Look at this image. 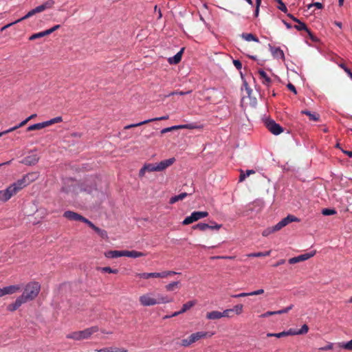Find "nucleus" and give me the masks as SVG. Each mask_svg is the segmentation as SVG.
Here are the masks:
<instances>
[{
  "label": "nucleus",
  "mask_w": 352,
  "mask_h": 352,
  "mask_svg": "<svg viewBox=\"0 0 352 352\" xmlns=\"http://www.w3.org/2000/svg\"><path fill=\"white\" fill-rule=\"evenodd\" d=\"M63 217L71 221H82L87 224L89 219L82 217V215L70 210L65 211L63 214Z\"/></svg>",
  "instance_id": "nucleus-10"
},
{
  "label": "nucleus",
  "mask_w": 352,
  "mask_h": 352,
  "mask_svg": "<svg viewBox=\"0 0 352 352\" xmlns=\"http://www.w3.org/2000/svg\"><path fill=\"white\" fill-rule=\"evenodd\" d=\"M179 283H180L179 281L172 282V283L166 285L165 286V289L168 292H173V291L175 290L176 289L179 288Z\"/></svg>",
  "instance_id": "nucleus-33"
},
{
  "label": "nucleus",
  "mask_w": 352,
  "mask_h": 352,
  "mask_svg": "<svg viewBox=\"0 0 352 352\" xmlns=\"http://www.w3.org/2000/svg\"><path fill=\"white\" fill-rule=\"evenodd\" d=\"M199 128L198 126H197L195 124H182V129H194Z\"/></svg>",
  "instance_id": "nucleus-51"
},
{
  "label": "nucleus",
  "mask_w": 352,
  "mask_h": 352,
  "mask_svg": "<svg viewBox=\"0 0 352 352\" xmlns=\"http://www.w3.org/2000/svg\"><path fill=\"white\" fill-rule=\"evenodd\" d=\"M60 25H56L54 27H52V28L46 30L48 35H50V34L53 33L54 31L58 30L60 28Z\"/></svg>",
  "instance_id": "nucleus-54"
},
{
  "label": "nucleus",
  "mask_w": 352,
  "mask_h": 352,
  "mask_svg": "<svg viewBox=\"0 0 352 352\" xmlns=\"http://www.w3.org/2000/svg\"><path fill=\"white\" fill-rule=\"evenodd\" d=\"M212 335H213L212 333H209V332H206V331H198V332L192 333L188 338L183 339L181 341L180 345L182 346H184V347H187L202 338H205L207 337H211Z\"/></svg>",
  "instance_id": "nucleus-6"
},
{
  "label": "nucleus",
  "mask_w": 352,
  "mask_h": 352,
  "mask_svg": "<svg viewBox=\"0 0 352 352\" xmlns=\"http://www.w3.org/2000/svg\"><path fill=\"white\" fill-rule=\"evenodd\" d=\"M196 300H190L187 302L186 303L184 304L182 306V308L181 309V312L185 313L188 310H189L190 308L194 307L196 305Z\"/></svg>",
  "instance_id": "nucleus-32"
},
{
  "label": "nucleus",
  "mask_w": 352,
  "mask_h": 352,
  "mask_svg": "<svg viewBox=\"0 0 352 352\" xmlns=\"http://www.w3.org/2000/svg\"><path fill=\"white\" fill-rule=\"evenodd\" d=\"M192 91H173L169 94L168 96H173V95H180V96H184L186 94L191 93Z\"/></svg>",
  "instance_id": "nucleus-48"
},
{
  "label": "nucleus",
  "mask_w": 352,
  "mask_h": 352,
  "mask_svg": "<svg viewBox=\"0 0 352 352\" xmlns=\"http://www.w3.org/2000/svg\"><path fill=\"white\" fill-rule=\"evenodd\" d=\"M188 196V193L186 192H182L177 195V198L179 201L183 200L184 198H186Z\"/></svg>",
  "instance_id": "nucleus-63"
},
{
  "label": "nucleus",
  "mask_w": 352,
  "mask_h": 352,
  "mask_svg": "<svg viewBox=\"0 0 352 352\" xmlns=\"http://www.w3.org/2000/svg\"><path fill=\"white\" fill-rule=\"evenodd\" d=\"M28 122V120L25 119L23 121H22L21 122H20L18 125L14 126L10 128V131H11V132H12V131L18 129L19 128H21V127L25 126Z\"/></svg>",
  "instance_id": "nucleus-45"
},
{
  "label": "nucleus",
  "mask_w": 352,
  "mask_h": 352,
  "mask_svg": "<svg viewBox=\"0 0 352 352\" xmlns=\"http://www.w3.org/2000/svg\"><path fill=\"white\" fill-rule=\"evenodd\" d=\"M40 290L41 285L38 282H30L25 285L23 294L19 297L25 303L35 299Z\"/></svg>",
  "instance_id": "nucleus-2"
},
{
  "label": "nucleus",
  "mask_w": 352,
  "mask_h": 352,
  "mask_svg": "<svg viewBox=\"0 0 352 352\" xmlns=\"http://www.w3.org/2000/svg\"><path fill=\"white\" fill-rule=\"evenodd\" d=\"M221 225H220V224H217V223H214V225H211V226H210L209 229H212V230H219V229H220V228H221Z\"/></svg>",
  "instance_id": "nucleus-62"
},
{
  "label": "nucleus",
  "mask_w": 352,
  "mask_h": 352,
  "mask_svg": "<svg viewBox=\"0 0 352 352\" xmlns=\"http://www.w3.org/2000/svg\"><path fill=\"white\" fill-rule=\"evenodd\" d=\"M208 216V212L206 211H195L191 213L190 216H188L184 219L182 224L184 226L189 225Z\"/></svg>",
  "instance_id": "nucleus-8"
},
{
  "label": "nucleus",
  "mask_w": 352,
  "mask_h": 352,
  "mask_svg": "<svg viewBox=\"0 0 352 352\" xmlns=\"http://www.w3.org/2000/svg\"><path fill=\"white\" fill-rule=\"evenodd\" d=\"M293 307H294V305H291L289 307H285V309H280L278 311H276L275 315L286 314V313L289 312L291 309H292Z\"/></svg>",
  "instance_id": "nucleus-44"
},
{
  "label": "nucleus",
  "mask_w": 352,
  "mask_h": 352,
  "mask_svg": "<svg viewBox=\"0 0 352 352\" xmlns=\"http://www.w3.org/2000/svg\"><path fill=\"white\" fill-rule=\"evenodd\" d=\"M294 28L299 31H301V30L306 31L308 33V34L311 37H312V34H311V31L308 29L307 25L305 23H302L300 21H299V22H298V24L294 25Z\"/></svg>",
  "instance_id": "nucleus-27"
},
{
  "label": "nucleus",
  "mask_w": 352,
  "mask_h": 352,
  "mask_svg": "<svg viewBox=\"0 0 352 352\" xmlns=\"http://www.w3.org/2000/svg\"><path fill=\"white\" fill-rule=\"evenodd\" d=\"M292 333H293L292 332V329H290L289 330H288L287 331H282V332L277 333H267V337H276L278 338H280L285 337L287 336H292Z\"/></svg>",
  "instance_id": "nucleus-26"
},
{
  "label": "nucleus",
  "mask_w": 352,
  "mask_h": 352,
  "mask_svg": "<svg viewBox=\"0 0 352 352\" xmlns=\"http://www.w3.org/2000/svg\"><path fill=\"white\" fill-rule=\"evenodd\" d=\"M338 346L347 350H352V340L344 344L339 343Z\"/></svg>",
  "instance_id": "nucleus-42"
},
{
  "label": "nucleus",
  "mask_w": 352,
  "mask_h": 352,
  "mask_svg": "<svg viewBox=\"0 0 352 352\" xmlns=\"http://www.w3.org/2000/svg\"><path fill=\"white\" fill-rule=\"evenodd\" d=\"M264 293V290L263 289H258L256 291L250 292V296H256V295H260Z\"/></svg>",
  "instance_id": "nucleus-57"
},
{
  "label": "nucleus",
  "mask_w": 352,
  "mask_h": 352,
  "mask_svg": "<svg viewBox=\"0 0 352 352\" xmlns=\"http://www.w3.org/2000/svg\"><path fill=\"white\" fill-rule=\"evenodd\" d=\"M261 4V0H256V9H255V12H254L255 16H257L258 15L259 7H260Z\"/></svg>",
  "instance_id": "nucleus-53"
},
{
  "label": "nucleus",
  "mask_w": 352,
  "mask_h": 352,
  "mask_svg": "<svg viewBox=\"0 0 352 352\" xmlns=\"http://www.w3.org/2000/svg\"><path fill=\"white\" fill-rule=\"evenodd\" d=\"M274 315H275V311H267V312L261 314L260 316V317H261V318H266V317H269L270 316H274Z\"/></svg>",
  "instance_id": "nucleus-59"
},
{
  "label": "nucleus",
  "mask_w": 352,
  "mask_h": 352,
  "mask_svg": "<svg viewBox=\"0 0 352 352\" xmlns=\"http://www.w3.org/2000/svg\"><path fill=\"white\" fill-rule=\"evenodd\" d=\"M146 254L142 252H138L135 250H123V256H127L131 258H138L141 256H145Z\"/></svg>",
  "instance_id": "nucleus-18"
},
{
  "label": "nucleus",
  "mask_w": 352,
  "mask_h": 352,
  "mask_svg": "<svg viewBox=\"0 0 352 352\" xmlns=\"http://www.w3.org/2000/svg\"><path fill=\"white\" fill-rule=\"evenodd\" d=\"M241 36L246 41H254L259 43L258 38L252 33H243Z\"/></svg>",
  "instance_id": "nucleus-25"
},
{
  "label": "nucleus",
  "mask_w": 352,
  "mask_h": 352,
  "mask_svg": "<svg viewBox=\"0 0 352 352\" xmlns=\"http://www.w3.org/2000/svg\"><path fill=\"white\" fill-rule=\"evenodd\" d=\"M255 171L254 170H247L246 173H244L243 170H241V174L239 176V182H241L245 180L246 177L250 176L252 174H254Z\"/></svg>",
  "instance_id": "nucleus-35"
},
{
  "label": "nucleus",
  "mask_w": 352,
  "mask_h": 352,
  "mask_svg": "<svg viewBox=\"0 0 352 352\" xmlns=\"http://www.w3.org/2000/svg\"><path fill=\"white\" fill-rule=\"evenodd\" d=\"M267 129L274 135H279L283 131V129L280 124L275 122L273 120H267L265 121Z\"/></svg>",
  "instance_id": "nucleus-9"
},
{
  "label": "nucleus",
  "mask_w": 352,
  "mask_h": 352,
  "mask_svg": "<svg viewBox=\"0 0 352 352\" xmlns=\"http://www.w3.org/2000/svg\"><path fill=\"white\" fill-rule=\"evenodd\" d=\"M272 232H274V230H273L272 228H267V229L265 230L263 232L262 234L264 236H268L269 234H270Z\"/></svg>",
  "instance_id": "nucleus-58"
},
{
  "label": "nucleus",
  "mask_w": 352,
  "mask_h": 352,
  "mask_svg": "<svg viewBox=\"0 0 352 352\" xmlns=\"http://www.w3.org/2000/svg\"><path fill=\"white\" fill-rule=\"evenodd\" d=\"M63 121V118L60 116L56 117L54 118H52L50 120L45 121V124L47 126H49L50 125H52L56 123H59Z\"/></svg>",
  "instance_id": "nucleus-38"
},
{
  "label": "nucleus",
  "mask_w": 352,
  "mask_h": 352,
  "mask_svg": "<svg viewBox=\"0 0 352 352\" xmlns=\"http://www.w3.org/2000/svg\"><path fill=\"white\" fill-rule=\"evenodd\" d=\"M334 349V344L329 342L327 345L322 346L319 348V350L320 351H328V350H332Z\"/></svg>",
  "instance_id": "nucleus-46"
},
{
  "label": "nucleus",
  "mask_w": 352,
  "mask_h": 352,
  "mask_svg": "<svg viewBox=\"0 0 352 352\" xmlns=\"http://www.w3.org/2000/svg\"><path fill=\"white\" fill-rule=\"evenodd\" d=\"M313 6L316 7L318 9H322L323 8V5L321 3L316 2L314 3H311V4L308 5L307 8L309 10Z\"/></svg>",
  "instance_id": "nucleus-52"
},
{
  "label": "nucleus",
  "mask_w": 352,
  "mask_h": 352,
  "mask_svg": "<svg viewBox=\"0 0 352 352\" xmlns=\"http://www.w3.org/2000/svg\"><path fill=\"white\" fill-rule=\"evenodd\" d=\"M316 254V252H311L303 254H300L298 256L293 257L289 259V263L290 264H295L299 262H302L304 261H306L311 257H313Z\"/></svg>",
  "instance_id": "nucleus-12"
},
{
  "label": "nucleus",
  "mask_w": 352,
  "mask_h": 352,
  "mask_svg": "<svg viewBox=\"0 0 352 352\" xmlns=\"http://www.w3.org/2000/svg\"><path fill=\"white\" fill-rule=\"evenodd\" d=\"M210 225L204 223H199L197 225L192 226V229L194 230H199L201 231H205L207 229H209Z\"/></svg>",
  "instance_id": "nucleus-36"
},
{
  "label": "nucleus",
  "mask_w": 352,
  "mask_h": 352,
  "mask_svg": "<svg viewBox=\"0 0 352 352\" xmlns=\"http://www.w3.org/2000/svg\"><path fill=\"white\" fill-rule=\"evenodd\" d=\"M104 352H128L127 349L120 347H106Z\"/></svg>",
  "instance_id": "nucleus-37"
},
{
  "label": "nucleus",
  "mask_w": 352,
  "mask_h": 352,
  "mask_svg": "<svg viewBox=\"0 0 352 352\" xmlns=\"http://www.w3.org/2000/svg\"><path fill=\"white\" fill-rule=\"evenodd\" d=\"M177 274V273L174 271H164L162 272L140 273L137 274L136 276L144 279H148L150 278H164Z\"/></svg>",
  "instance_id": "nucleus-7"
},
{
  "label": "nucleus",
  "mask_w": 352,
  "mask_h": 352,
  "mask_svg": "<svg viewBox=\"0 0 352 352\" xmlns=\"http://www.w3.org/2000/svg\"><path fill=\"white\" fill-rule=\"evenodd\" d=\"M20 289H21V287L19 285H10V286L5 287L2 289H3V296H5L6 294H14L16 292L19 291Z\"/></svg>",
  "instance_id": "nucleus-20"
},
{
  "label": "nucleus",
  "mask_w": 352,
  "mask_h": 352,
  "mask_svg": "<svg viewBox=\"0 0 352 352\" xmlns=\"http://www.w3.org/2000/svg\"><path fill=\"white\" fill-rule=\"evenodd\" d=\"M337 213L335 209L324 208L322 210V214L324 216L333 215Z\"/></svg>",
  "instance_id": "nucleus-40"
},
{
  "label": "nucleus",
  "mask_w": 352,
  "mask_h": 352,
  "mask_svg": "<svg viewBox=\"0 0 352 352\" xmlns=\"http://www.w3.org/2000/svg\"><path fill=\"white\" fill-rule=\"evenodd\" d=\"M175 161L174 157L169 158L157 164H144V169L147 170V172L154 171H162L171 166Z\"/></svg>",
  "instance_id": "nucleus-5"
},
{
  "label": "nucleus",
  "mask_w": 352,
  "mask_h": 352,
  "mask_svg": "<svg viewBox=\"0 0 352 352\" xmlns=\"http://www.w3.org/2000/svg\"><path fill=\"white\" fill-rule=\"evenodd\" d=\"M97 326H93L82 331H74L66 336L67 339H72L76 341L89 339L91 336L98 331Z\"/></svg>",
  "instance_id": "nucleus-4"
},
{
  "label": "nucleus",
  "mask_w": 352,
  "mask_h": 352,
  "mask_svg": "<svg viewBox=\"0 0 352 352\" xmlns=\"http://www.w3.org/2000/svg\"><path fill=\"white\" fill-rule=\"evenodd\" d=\"M89 227L93 229L100 237L102 239H107V232L104 230H102L100 228L96 226L91 221H89L87 223Z\"/></svg>",
  "instance_id": "nucleus-16"
},
{
  "label": "nucleus",
  "mask_w": 352,
  "mask_h": 352,
  "mask_svg": "<svg viewBox=\"0 0 352 352\" xmlns=\"http://www.w3.org/2000/svg\"><path fill=\"white\" fill-rule=\"evenodd\" d=\"M270 254V251H267L265 252H257V253H252L248 255L250 257H261V256H267Z\"/></svg>",
  "instance_id": "nucleus-41"
},
{
  "label": "nucleus",
  "mask_w": 352,
  "mask_h": 352,
  "mask_svg": "<svg viewBox=\"0 0 352 352\" xmlns=\"http://www.w3.org/2000/svg\"><path fill=\"white\" fill-rule=\"evenodd\" d=\"M232 313H233V310H232V309H228L221 312V314L223 317L230 318L232 317V315H231Z\"/></svg>",
  "instance_id": "nucleus-50"
},
{
  "label": "nucleus",
  "mask_w": 352,
  "mask_h": 352,
  "mask_svg": "<svg viewBox=\"0 0 352 352\" xmlns=\"http://www.w3.org/2000/svg\"><path fill=\"white\" fill-rule=\"evenodd\" d=\"M14 195H16L14 190H13L11 186H9L6 189L0 190V201H7Z\"/></svg>",
  "instance_id": "nucleus-13"
},
{
  "label": "nucleus",
  "mask_w": 352,
  "mask_h": 352,
  "mask_svg": "<svg viewBox=\"0 0 352 352\" xmlns=\"http://www.w3.org/2000/svg\"><path fill=\"white\" fill-rule=\"evenodd\" d=\"M104 256L109 258H113L123 256V250L122 251L110 250V251L106 252L104 253Z\"/></svg>",
  "instance_id": "nucleus-23"
},
{
  "label": "nucleus",
  "mask_w": 352,
  "mask_h": 352,
  "mask_svg": "<svg viewBox=\"0 0 352 352\" xmlns=\"http://www.w3.org/2000/svg\"><path fill=\"white\" fill-rule=\"evenodd\" d=\"M179 199L177 198V195H175L174 197H172L170 199V201H169V203L170 204H173L175 203H176L177 201H178Z\"/></svg>",
  "instance_id": "nucleus-64"
},
{
  "label": "nucleus",
  "mask_w": 352,
  "mask_h": 352,
  "mask_svg": "<svg viewBox=\"0 0 352 352\" xmlns=\"http://www.w3.org/2000/svg\"><path fill=\"white\" fill-rule=\"evenodd\" d=\"M274 2H276L278 3L277 8L282 12L286 13L287 12V8L285 3L283 2L282 0H273Z\"/></svg>",
  "instance_id": "nucleus-39"
},
{
  "label": "nucleus",
  "mask_w": 352,
  "mask_h": 352,
  "mask_svg": "<svg viewBox=\"0 0 352 352\" xmlns=\"http://www.w3.org/2000/svg\"><path fill=\"white\" fill-rule=\"evenodd\" d=\"M285 219L287 220V222L288 223H289L291 222H294V221H299V219L297 217H296L294 215H291V214H289L287 217H286Z\"/></svg>",
  "instance_id": "nucleus-49"
},
{
  "label": "nucleus",
  "mask_w": 352,
  "mask_h": 352,
  "mask_svg": "<svg viewBox=\"0 0 352 352\" xmlns=\"http://www.w3.org/2000/svg\"><path fill=\"white\" fill-rule=\"evenodd\" d=\"M308 331L309 327L307 324H305L302 326L301 329L298 331L292 329V332L294 333H292V336L305 334L308 332Z\"/></svg>",
  "instance_id": "nucleus-31"
},
{
  "label": "nucleus",
  "mask_w": 352,
  "mask_h": 352,
  "mask_svg": "<svg viewBox=\"0 0 352 352\" xmlns=\"http://www.w3.org/2000/svg\"><path fill=\"white\" fill-rule=\"evenodd\" d=\"M23 304H24V301H23L19 296L13 303L10 304L8 306V310L10 311H14L19 308Z\"/></svg>",
  "instance_id": "nucleus-19"
},
{
  "label": "nucleus",
  "mask_w": 352,
  "mask_h": 352,
  "mask_svg": "<svg viewBox=\"0 0 352 352\" xmlns=\"http://www.w3.org/2000/svg\"><path fill=\"white\" fill-rule=\"evenodd\" d=\"M54 1L53 0H48V1H45L44 3H43L42 5H40L36 7L35 8L31 10L30 11H29L22 18L15 21L14 22L10 23L3 26L1 28V31L5 30L8 28H9L11 25H12L13 24L19 23L21 21L25 20V19H29V18L32 17V16L35 15L37 13L42 12L45 11L47 9H50V8H52L54 6Z\"/></svg>",
  "instance_id": "nucleus-3"
},
{
  "label": "nucleus",
  "mask_w": 352,
  "mask_h": 352,
  "mask_svg": "<svg viewBox=\"0 0 352 352\" xmlns=\"http://www.w3.org/2000/svg\"><path fill=\"white\" fill-rule=\"evenodd\" d=\"M139 301L142 306L148 307L157 304L171 302L173 301V299L161 294L147 293L140 296Z\"/></svg>",
  "instance_id": "nucleus-1"
},
{
  "label": "nucleus",
  "mask_w": 352,
  "mask_h": 352,
  "mask_svg": "<svg viewBox=\"0 0 352 352\" xmlns=\"http://www.w3.org/2000/svg\"><path fill=\"white\" fill-rule=\"evenodd\" d=\"M168 118H169L168 116H162V117H158V118H151V119L146 120L144 121H142V122H138V123H136V124H132L126 125V126H125L124 127V129H125V130L129 129H131V128H133V127L140 126H142V125H144V124L152 122H155V121L166 120H168Z\"/></svg>",
  "instance_id": "nucleus-11"
},
{
  "label": "nucleus",
  "mask_w": 352,
  "mask_h": 352,
  "mask_svg": "<svg viewBox=\"0 0 352 352\" xmlns=\"http://www.w3.org/2000/svg\"><path fill=\"white\" fill-rule=\"evenodd\" d=\"M98 270L102 272L111 273L112 269L110 267H98Z\"/></svg>",
  "instance_id": "nucleus-55"
},
{
  "label": "nucleus",
  "mask_w": 352,
  "mask_h": 352,
  "mask_svg": "<svg viewBox=\"0 0 352 352\" xmlns=\"http://www.w3.org/2000/svg\"><path fill=\"white\" fill-rule=\"evenodd\" d=\"M184 48H182L179 52H177L174 56L168 58V63L170 64L176 65L179 63L182 60V54L184 52Z\"/></svg>",
  "instance_id": "nucleus-21"
},
{
  "label": "nucleus",
  "mask_w": 352,
  "mask_h": 352,
  "mask_svg": "<svg viewBox=\"0 0 352 352\" xmlns=\"http://www.w3.org/2000/svg\"><path fill=\"white\" fill-rule=\"evenodd\" d=\"M272 53L275 58H280L282 60L285 59L284 52L279 47L272 48Z\"/></svg>",
  "instance_id": "nucleus-28"
},
{
  "label": "nucleus",
  "mask_w": 352,
  "mask_h": 352,
  "mask_svg": "<svg viewBox=\"0 0 352 352\" xmlns=\"http://www.w3.org/2000/svg\"><path fill=\"white\" fill-rule=\"evenodd\" d=\"M38 160L39 157L36 154H32L24 157L21 162L25 165L32 166L35 165L38 162Z\"/></svg>",
  "instance_id": "nucleus-14"
},
{
  "label": "nucleus",
  "mask_w": 352,
  "mask_h": 352,
  "mask_svg": "<svg viewBox=\"0 0 352 352\" xmlns=\"http://www.w3.org/2000/svg\"><path fill=\"white\" fill-rule=\"evenodd\" d=\"M39 177L38 172H32L25 175L23 177L28 186L33 182L36 181Z\"/></svg>",
  "instance_id": "nucleus-17"
},
{
  "label": "nucleus",
  "mask_w": 352,
  "mask_h": 352,
  "mask_svg": "<svg viewBox=\"0 0 352 352\" xmlns=\"http://www.w3.org/2000/svg\"><path fill=\"white\" fill-rule=\"evenodd\" d=\"M243 305L241 304H239V305H235L232 309V310H233V312H235L236 314L237 315H239L242 313L243 311Z\"/></svg>",
  "instance_id": "nucleus-43"
},
{
  "label": "nucleus",
  "mask_w": 352,
  "mask_h": 352,
  "mask_svg": "<svg viewBox=\"0 0 352 352\" xmlns=\"http://www.w3.org/2000/svg\"><path fill=\"white\" fill-rule=\"evenodd\" d=\"M233 64L237 69H241L242 68V63L239 60H234Z\"/></svg>",
  "instance_id": "nucleus-56"
},
{
  "label": "nucleus",
  "mask_w": 352,
  "mask_h": 352,
  "mask_svg": "<svg viewBox=\"0 0 352 352\" xmlns=\"http://www.w3.org/2000/svg\"><path fill=\"white\" fill-rule=\"evenodd\" d=\"M258 74L260 76V78L262 79V83L265 86L269 87L272 82L271 78L267 75V74L263 70H259Z\"/></svg>",
  "instance_id": "nucleus-22"
},
{
  "label": "nucleus",
  "mask_w": 352,
  "mask_h": 352,
  "mask_svg": "<svg viewBox=\"0 0 352 352\" xmlns=\"http://www.w3.org/2000/svg\"><path fill=\"white\" fill-rule=\"evenodd\" d=\"M283 228V226L281 225V223L279 221L276 225H275L274 226L272 227V229H273L274 232H276V231L280 230Z\"/></svg>",
  "instance_id": "nucleus-61"
},
{
  "label": "nucleus",
  "mask_w": 352,
  "mask_h": 352,
  "mask_svg": "<svg viewBox=\"0 0 352 352\" xmlns=\"http://www.w3.org/2000/svg\"><path fill=\"white\" fill-rule=\"evenodd\" d=\"M287 88L292 92H294L295 94H297V91H296V89L295 87V86L292 84V83H289L287 85Z\"/></svg>",
  "instance_id": "nucleus-60"
},
{
  "label": "nucleus",
  "mask_w": 352,
  "mask_h": 352,
  "mask_svg": "<svg viewBox=\"0 0 352 352\" xmlns=\"http://www.w3.org/2000/svg\"><path fill=\"white\" fill-rule=\"evenodd\" d=\"M301 113L307 115L309 117V120L312 121H318L320 119V116L318 114L312 113L307 110H302L301 111Z\"/></svg>",
  "instance_id": "nucleus-30"
},
{
  "label": "nucleus",
  "mask_w": 352,
  "mask_h": 352,
  "mask_svg": "<svg viewBox=\"0 0 352 352\" xmlns=\"http://www.w3.org/2000/svg\"><path fill=\"white\" fill-rule=\"evenodd\" d=\"M45 127H47L45 122L34 124L29 126L27 128L28 131H34V130H41Z\"/></svg>",
  "instance_id": "nucleus-29"
},
{
  "label": "nucleus",
  "mask_w": 352,
  "mask_h": 352,
  "mask_svg": "<svg viewBox=\"0 0 352 352\" xmlns=\"http://www.w3.org/2000/svg\"><path fill=\"white\" fill-rule=\"evenodd\" d=\"M223 318L221 311H212L206 314V318L208 320H218Z\"/></svg>",
  "instance_id": "nucleus-24"
},
{
  "label": "nucleus",
  "mask_w": 352,
  "mask_h": 352,
  "mask_svg": "<svg viewBox=\"0 0 352 352\" xmlns=\"http://www.w3.org/2000/svg\"><path fill=\"white\" fill-rule=\"evenodd\" d=\"M339 66L344 69V71L349 75V76L352 79V72L351 70L346 67L344 63L339 64Z\"/></svg>",
  "instance_id": "nucleus-47"
},
{
  "label": "nucleus",
  "mask_w": 352,
  "mask_h": 352,
  "mask_svg": "<svg viewBox=\"0 0 352 352\" xmlns=\"http://www.w3.org/2000/svg\"><path fill=\"white\" fill-rule=\"evenodd\" d=\"M27 186L28 185L25 181L24 180L23 177H22L20 179H18L16 182L10 185L13 190H14L15 194H16L19 191H20L21 189H23L24 187Z\"/></svg>",
  "instance_id": "nucleus-15"
},
{
  "label": "nucleus",
  "mask_w": 352,
  "mask_h": 352,
  "mask_svg": "<svg viewBox=\"0 0 352 352\" xmlns=\"http://www.w3.org/2000/svg\"><path fill=\"white\" fill-rule=\"evenodd\" d=\"M47 35H48V34L47 32V30H45V31H43V32H38V33L33 34L29 38V40L33 41V40H35V39H37V38H42L43 36H47Z\"/></svg>",
  "instance_id": "nucleus-34"
}]
</instances>
